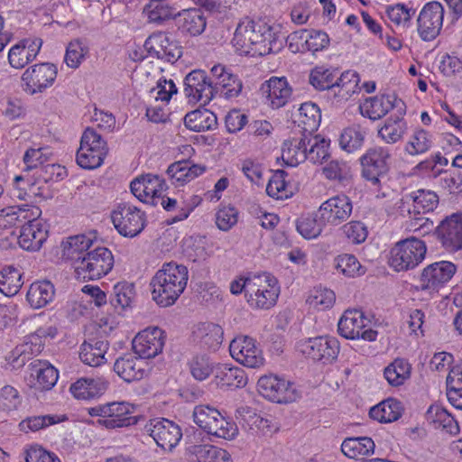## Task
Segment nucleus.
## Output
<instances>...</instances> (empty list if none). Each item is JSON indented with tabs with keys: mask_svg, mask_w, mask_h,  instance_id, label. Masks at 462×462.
<instances>
[{
	"mask_svg": "<svg viewBox=\"0 0 462 462\" xmlns=\"http://www.w3.org/2000/svg\"><path fill=\"white\" fill-rule=\"evenodd\" d=\"M259 393L266 399L278 402L289 403L295 402L300 393L293 384L277 375L261 376L257 382Z\"/></svg>",
	"mask_w": 462,
	"mask_h": 462,
	"instance_id": "6e6552de",
	"label": "nucleus"
},
{
	"mask_svg": "<svg viewBox=\"0 0 462 462\" xmlns=\"http://www.w3.org/2000/svg\"><path fill=\"white\" fill-rule=\"evenodd\" d=\"M108 386L109 382L105 377H83L72 383L69 390L75 398L88 400L103 395Z\"/></svg>",
	"mask_w": 462,
	"mask_h": 462,
	"instance_id": "bb28decb",
	"label": "nucleus"
},
{
	"mask_svg": "<svg viewBox=\"0 0 462 462\" xmlns=\"http://www.w3.org/2000/svg\"><path fill=\"white\" fill-rule=\"evenodd\" d=\"M423 241L413 236L397 242L390 251L389 264L396 272L412 270L425 258Z\"/></svg>",
	"mask_w": 462,
	"mask_h": 462,
	"instance_id": "f03ea898",
	"label": "nucleus"
},
{
	"mask_svg": "<svg viewBox=\"0 0 462 462\" xmlns=\"http://www.w3.org/2000/svg\"><path fill=\"white\" fill-rule=\"evenodd\" d=\"M230 355L238 363L249 368H259L264 364V357L256 341L247 336L235 337L229 345Z\"/></svg>",
	"mask_w": 462,
	"mask_h": 462,
	"instance_id": "ddd939ff",
	"label": "nucleus"
},
{
	"mask_svg": "<svg viewBox=\"0 0 462 462\" xmlns=\"http://www.w3.org/2000/svg\"><path fill=\"white\" fill-rule=\"evenodd\" d=\"M215 380L220 388H242L247 383L245 372L242 368L226 364L215 367Z\"/></svg>",
	"mask_w": 462,
	"mask_h": 462,
	"instance_id": "7c9ffc66",
	"label": "nucleus"
},
{
	"mask_svg": "<svg viewBox=\"0 0 462 462\" xmlns=\"http://www.w3.org/2000/svg\"><path fill=\"white\" fill-rule=\"evenodd\" d=\"M385 14L388 19L396 26L406 28L409 26L415 10L406 7L403 4H396L386 6Z\"/></svg>",
	"mask_w": 462,
	"mask_h": 462,
	"instance_id": "052dcab7",
	"label": "nucleus"
},
{
	"mask_svg": "<svg viewBox=\"0 0 462 462\" xmlns=\"http://www.w3.org/2000/svg\"><path fill=\"white\" fill-rule=\"evenodd\" d=\"M413 202L414 215L432 211L439 203L438 195L431 190L419 189L410 195Z\"/></svg>",
	"mask_w": 462,
	"mask_h": 462,
	"instance_id": "5fc2aeb1",
	"label": "nucleus"
},
{
	"mask_svg": "<svg viewBox=\"0 0 462 462\" xmlns=\"http://www.w3.org/2000/svg\"><path fill=\"white\" fill-rule=\"evenodd\" d=\"M444 8L439 2L425 5L417 20L418 33L423 41H432L442 28Z\"/></svg>",
	"mask_w": 462,
	"mask_h": 462,
	"instance_id": "dca6fc26",
	"label": "nucleus"
},
{
	"mask_svg": "<svg viewBox=\"0 0 462 462\" xmlns=\"http://www.w3.org/2000/svg\"><path fill=\"white\" fill-rule=\"evenodd\" d=\"M28 385L40 391L51 389L58 381V371L47 362L35 359L28 365Z\"/></svg>",
	"mask_w": 462,
	"mask_h": 462,
	"instance_id": "5701e85b",
	"label": "nucleus"
},
{
	"mask_svg": "<svg viewBox=\"0 0 462 462\" xmlns=\"http://www.w3.org/2000/svg\"><path fill=\"white\" fill-rule=\"evenodd\" d=\"M273 108H280L287 104L291 96V88L284 78L273 77L262 88Z\"/></svg>",
	"mask_w": 462,
	"mask_h": 462,
	"instance_id": "cd10ccee",
	"label": "nucleus"
},
{
	"mask_svg": "<svg viewBox=\"0 0 462 462\" xmlns=\"http://www.w3.org/2000/svg\"><path fill=\"white\" fill-rule=\"evenodd\" d=\"M352 210L350 199L346 195H337L320 205L318 217L323 224L337 226L351 216Z\"/></svg>",
	"mask_w": 462,
	"mask_h": 462,
	"instance_id": "aec40b11",
	"label": "nucleus"
},
{
	"mask_svg": "<svg viewBox=\"0 0 462 462\" xmlns=\"http://www.w3.org/2000/svg\"><path fill=\"white\" fill-rule=\"evenodd\" d=\"M367 319L359 310H347L338 321V333L347 339L363 338L366 341H374L377 331L365 329Z\"/></svg>",
	"mask_w": 462,
	"mask_h": 462,
	"instance_id": "1a4fd4ad",
	"label": "nucleus"
},
{
	"mask_svg": "<svg viewBox=\"0 0 462 462\" xmlns=\"http://www.w3.org/2000/svg\"><path fill=\"white\" fill-rule=\"evenodd\" d=\"M42 41L39 38L23 39L8 52V62L14 69H23L39 54Z\"/></svg>",
	"mask_w": 462,
	"mask_h": 462,
	"instance_id": "393cba45",
	"label": "nucleus"
},
{
	"mask_svg": "<svg viewBox=\"0 0 462 462\" xmlns=\"http://www.w3.org/2000/svg\"><path fill=\"white\" fill-rule=\"evenodd\" d=\"M189 280L188 268L175 262L164 263L150 282L152 299L160 307L173 305L183 293Z\"/></svg>",
	"mask_w": 462,
	"mask_h": 462,
	"instance_id": "f257e3e1",
	"label": "nucleus"
},
{
	"mask_svg": "<svg viewBox=\"0 0 462 462\" xmlns=\"http://www.w3.org/2000/svg\"><path fill=\"white\" fill-rule=\"evenodd\" d=\"M106 153V146H79L76 161L81 168L93 170L101 166Z\"/></svg>",
	"mask_w": 462,
	"mask_h": 462,
	"instance_id": "79ce46f5",
	"label": "nucleus"
},
{
	"mask_svg": "<svg viewBox=\"0 0 462 462\" xmlns=\"http://www.w3.org/2000/svg\"><path fill=\"white\" fill-rule=\"evenodd\" d=\"M145 430L158 447L164 450H171L182 437L180 426L172 420L164 418L150 420L145 425Z\"/></svg>",
	"mask_w": 462,
	"mask_h": 462,
	"instance_id": "f8f14e48",
	"label": "nucleus"
},
{
	"mask_svg": "<svg viewBox=\"0 0 462 462\" xmlns=\"http://www.w3.org/2000/svg\"><path fill=\"white\" fill-rule=\"evenodd\" d=\"M66 417H60L58 415H39V416H30L23 420L19 423V429L23 432L28 431H38L51 425H54L60 421L65 420Z\"/></svg>",
	"mask_w": 462,
	"mask_h": 462,
	"instance_id": "13d9d810",
	"label": "nucleus"
},
{
	"mask_svg": "<svg viewBox=\"0 0 462 462\" xmlns=\"http://www.w3.org/2000/svg\"><path fill=\"white\" fill-rule=\"evenodd\" d=\"M109 348V343L106 340L93 338L84 341L80 346V360L93 367L100 366L106 362V354Z\"/></svg>",
	"mask_w": 462,
	"mask_h": 462,
	"instance_id": "c756f323",
	"label": "nucleus"
},
{
	"mask_svg": "<svg viewBox=\"0 0 462 462\" xmlns=\"http://www.w3.org/2000/svg\"><path fill=\"white\" fill-rule=\"evenodd\" d=\"M457 273V266L449 261L433 263L425 267L420 274V288L423 291H438Z\"/></svg>",
	"mask_w": 462,
	"mask_h": 462,
	"instance_id": "f3484780",
	"label": "nucleus"
},
{
	"mask_svg": "<svg viewBox=\"0 0 462 462\" xmlns=\"http://www.w3.org/2000/svg\"><path fill=\"white\" fill-rule=\"evenodd\" d=\"M112 222L118 233L125 237H134L145 226V214L130 203H120L112 212Z\"/></svg>",
	"mask_w": 462,
	"mask_h": 462,
	"instance_id": "423d86ee",
	"label": "nucleus"
},
{
	"mask_svg": "<svg viewBox=\"0 0 462 462\" xmlns=\"http://www.w3.org/2000/svg\"><path fill=\"white\" fill-rule=\"evenodd\" d=\"M289 38L292 41H304L307 50L312 52L327 49L330 42L327 32L317 30H300L291 33Z\"/></svg>",
	"mask_w": 462,
	"mask_h": 462,
	"instance_id": "37998d69",
	"label": "nucleus"
},
{
	"mask_svg": "<svg viewBox=\"0 0 462 462\" xmlns=\"http://www.w3.org/2000/svg\"><path fill=\"white\" fill-rule=\"evenodd\" d=\"M442 245L450 252L462 250V213L447 217L437 227Z\"/></svg>",
	"mask_w": 462,
	"mask_h": 462,
	"instance_id": "4be33fe9",
	"label": "nucleus"
},
{
	"mask_svg": "<svg viewBox=\"0 0 462 462\" xmlns=\"http://www.w3.org/2000/svg\"><path fill=\"white\" fill-rule=\"evenodd\" d=\"M402 403L395 399L389 398L372 407L369 415L381 423H389L397 420L402 416Z\"/></svg>",
	"mask_w": 462,
	"mask_h": 462,
	"instance_id": "a19ab883",
	"label": "nucleus"
},
{
	"mask_svg": "<svg viewBox=\"0 0 462 462\" xmlns=\"http://www.w3.org/2000/svg\"><path fill=\"white\" fill-rule=\"evenodd\" d=\"M184 93L190 103L207 105L214 97L213 78L208 79L206 72L195 69L184 79Z\"/></svg>",
	"mask_w": 462,
	"mask_h": 462,
	"instance_id": "4468645a",
	"label": "nucleus"
},
{
	"mask_svg": "<svg viewBox=\"0 0 462 462\" xmlns=\"http://www.w3.org/2000/svg\"><path fill=\"white\" fill-rule=\"evenodd\" d=\"M321 121L319 107L312 102H305L299 108V122L302 125V137L298 144H325L330 140H326L320 134H314Z\"/></svg>",
	"mask_w": 462,
	"mask_h": 462,
	"instance_id": "9d476101",
	"label": "nucleus"
},
{
	"mask_svg": "<svg viewBox=\"0 0 462 462\" xmlns=\"http://www.w3.org/2000/svg\"><path fill=\"white\" fill-rule=\"evenodd\" d=\"M309 81L318 90L328 89L333 93L334 76L328 69L316 67L311 70Z\"/></svg>",
	"mask_w": 462,
	"mask_h": 462,
	"instance_id": "0e129e2a",
	"label": "nucleus"
},
{
	"mask_svg": "<svg viewBox=\"0 0 462 462\" xmlns=\"http://www.w3.org/2000/svg\"><path fill=\"white\" fill-rule=\"evenodd\" d=\"M411 365L404 358H395L383 370V376L391 386L402 385L411 377Z\"/></svg>",
	"mask_w": 462,
	"mask_h": 462,
	"instance_id": "49530a36",
	"label": "nucleus"
},
{
	"mask_svg": "<svg viewBox=\"0 0 462 462\" xmlns=\"http://www.w3.org/2000/svg\"><path fill=\"white\" fill-rule=\"evenodd\" d=\"M148 54L159 60L174 63L182 55L181 47L174 41H171L168 35L162 32L150 35L143 45Z\"/></svg>",
	"mask_w": 462,
	"mask_h": 462,
	"instance_id": "a211bd4d",
	"label": "nucleus"
},
{
	"mask_svg": "<svg viewBox=\"0 0 462 462\" xmlns=\"http://www.w3.org/2000/svg\"><path fill=\"white\" fill-rule=\"evenodd\" d=\"M177 16L179 29L191 36L200 35L206 29V18L200 9L183 10Z\"/></svg>",
	"mask_w": 462,
	"mask_h": 462,
	"instance_id": "f704fd0d",
	"label": "nucleus"
},
{
	"mask_svg": "<svg viewBox=\"0 0 462 462\" xmlns=\"http://www.w3.org/2000/svg\"><path fill=\"white\" fill-rule=\"evenodd\" d=\"M300 352L308 357L329 364L337 359L339 354V342L333 337H317L302 341L300 346Z\"/></svg>",
	"mask_w": 462,
	"mask_h": 462,
	"instance_id": "9b49d317",
	"label": "nucleus"
},
{
	"mask_svg": "<svg viewBox=\"0 0 462 462\" xmlns=\"http://www.w3.org/2000/svg\"><path fill=\"white\" fill-rule=\"evenodd\" d=\"M248 132L257 142H277V131L267 120H255L248 125Z\"/></svg>",
	"mask_w": 462,
	"mask_h": 462,
	"instance_id": "e2e57ef3",
	"label": "nucleus"
},
{
	"mask_svg": "<svg viewBox=\"0 0 462 462\" xmlns=\"http://www.w3.org/2000/svg\"><path fill=\"white\" fill-rule=\"evenodd\" d=\"M217 124V120L216 115L207 109L191 111L184 117L185 126L195 132L213 129Z\"/></svg>",
	"mask_w": 462,
	"mask_h": 462,
	"instance_id": "a18cd8bd",
	"label": "nucleus"
},
{
	"mask_svg": "<svg viewBox=\"0 0 462 462\" xmlns=\"http://www.w3.org/2000/svg\"><path fill=\"white\" fill-rule=\"evenodd\" d=\"M93 244L94 239L90 235H77L68 238L64 245V255L71 261L74 270L78 267V262L92 251Z\"/></svg>",
	"mask_w": 462,
	"mask_h": 462,
	"instance_id": "72a5a7b5",
	"label": "nucleus"
},
{
	"mask_svg": "<svg viewBox=\"0 0 462 462\" xmlns=\"http://www.w3.org/2000/svg\"><path fill=\"white\" fill-rule=\"evenodd\" d=\"M393 97L390 95L375 96L365 99L359 109L364 116L377 120L384 116L394 107Z\"/></svg>",
	"mask_w": 462,
	"mask_h": 462,
	"instance_id": "e433bc0d",
	"label": "nucleus"
},
{
	"mask_svg": "<svg viewBox=\"0 0 462 462\" xmlns=\"http://www.w3.org/2000/svg\"><path fill=\"white\" fill-rule=\"evenodd\" d=\"M193 420L209 435L232 439L237 434L236 425L226 420L218 410L208 405H198L193 411Z\"/></svg>",
	"mask_w": 462,
	"mask_h": 462,
	"instance_id": "7ed1b4c3",
	"label": "nucleus"
},
{
	"mask_svg": "<svg viewBox=\"0 0 462 462\" xmlns=\"http://www.w3.org/2000/svg\"><path fill=\"white\" fill-rule=\"evenodd\" d=\"M426 416L427 420L433 424L435 429H440L452 436L457 435L460 431L458 422L440 405H431L428 409Z\"/></svg>",
	"mask_w": 462,
	"mask_h": 462,
	"instance_id": "c9c22d12",
	"label": "nucleus"
},
{
	"mask_svg": "<svg viewBox=\"0 0 462 462\" xmlns=\"http://www.w3.org/2000/svg\"><path fill=\"white\" fill-rule=\"evenodd\" d=\"M165 332L158 328H147L139 332L133 340V349L140 358H153L162 353L165 344Z\"/></svg>",
	"mask_w": 462,
	"mask_h": 462,
	"instance_id": "2eb2a0df",
	"label": "nucleus"
},
{
	"mask_svg": "<svg viewBox=\"0 0 462 462\" xmlns=\"http://www.w3.org/2000/svg\"><path fill=\"white\" fill-rule=\"evenodd\" d=\"M254 22L245 19L240 22L236 29L233 44L236 51L241 55H250L252 52V32Z\"/></svg>",
	"mask_w": 462,
	"mask_h": 462,
	"instance_id": "8fccbe9b",
	"label": "nucleus"
},
{
	"mask_svg": "<svg viewBox=\"0 0 462 462\" xmlns=\"http://www.w3.org/2000/svg\"><path fill=\"white\" fill-rule=\"evenodd\" d=\"M23 285L22 273L13 265L0 271V291L5 296L15 295Z\"/></svg>",
	"mask_w": 462,
	"mask_h": 462,
	"instance_id": "3c124183",
	"label": "nucleus"
},
{
	"mask_svg": "<svg viewBox=\"0 0 462 462\" xmlns=\"http://www.w3.org/2000/svg\"><path fill=\"white\" fill-rule=\"evenodd\" d=\"M57 67L49 62L32 65L22 75V88L29 95L44 92L57 78Z\"/></svg>",
	"mask_w": 462,
	"mask_h": 462,
	"instance_id": "0eeeda50",
	"label": "nucleus"
},
{
	"mask_svg": "<svg viewBox=\"0 0 462 462\" xmlns=\"http://www.w3.org/2000/svg\"><path fill=\"white\" fill-rule=\"evenodd\" d=\"M359 76L354 70H347L334 80L333 95L338 100H347L358 90Z\"/></svg>",
	"mask_w": 462,
	"mask_h": 462,
	"instance_id": "09e8293b",
	"label": "nucleus"
},
{
	"mask_svg": "<svg viewBox=\"0 0 462 462\" xmlns=\"http://www.w3.org/2000/svg\"><path fill=\"white\" fill-rule=\"evenodd\" d=\"M252 36V56L266 55L280 48L271 27L254 23Z\"/></svg>",
	"mask_w": 462,
	"mask_h": 462,
	"instance_id": "c85d7f7f",
	"label": "nucleus"
},
{
	"mask_svg": "<svg viewBox=\"0 0 462 462\" xmlns=\"http://www.w3.org/2000/svg\"><path fill=\"white\" fill-rule=\"evenodd\" d=\"M336 296L333 291L327 288H314L308 299L307 303L319 310H326L333 306Z\"/></svg>",
	"mask_w": 462,
	"mask_h": 462,
	"instance_id": "680f3d73",
	"label": "nucleus"
},
{
	"mask_svg": "<svg viewBox=\"0 0 462 462\" xmlns=\"http://www.w3.org/2000/svg\"><path fill=\"white\" fill-rule=\"evenodd\" d=\"M337 268L348 277L360 276L365 272L356 257L352 254L339 256Z\"/></svg>",
	"mask_w": 462,
	"mask_h": 462,
	"instance_id": "338daca9",
	"label": "nucleus"
},
{
	"mask_svg": "<svg viewBox=\"0 0 462 462\" xmlns=\"http://www.w3.org/2000/svg\"><path fill=\"white\" fill-rule=\"evenodd\" d=\"M287 175V172L283 170H277L273 172L266 187V193L270 197L283 199L293 195L292 189L285 180Z\"/></svg>",
	"mask_w": 462,
	"mask_h": 462,
	"instance_id": "864d4df0",
	"label": "nucleus"
},
{
	"mask_svg": "<svg viewBox=\"0 0 462 462\" xmlns=\"http://www.w3.org/2000/svg\"><path fill=\"white\" fill-rule=\"evenodd\" d=\"M206 167L180 160L169 165L166 173L175 187H181L203 174Z\"/></svg>",
	"mask_w": 462,
	"mask_h": 462,
	"instance_id": "a878e982",
	"label": "nucleus"
},
{
	"mask_svg": "<svg viewBox=\"0 0 462 462\" xmlns=\"http://www.w3.org/2000/svg\"><path fill=\"white\" fill-rule=\"evenodd\" d=\"M52 152L50 146L31 147L23 154L24 171H29L39 167H42L51 160Z\"/></svg>",
	"mask_w": 462,
	"mask_h": 462,
	"instance_id": "4d7b16f0",
	"label": "nucleus"
},
{
	"mask_svg": "<svg viewBox=\"0 0 462 462\" xmlns=\"http://www.w3.org/2000/svg\"><path fill=\"white\" fill-rule=\"evenodd\" d=\"M194 334L202 346L214 351L218 348L223 341V329L217 324H199Z\"/></svg>",
	"mask_w": 462,
	"mask_h": 462,
	"instance_id": "de8ad7c7",
	"label": "nucleus"
},
{
	"mask_svg": "<svg viewBox=\"0 0 462 462\" xmlns=\"http://www.w3.org/2000/svg\"><path fill=\"white\" fill-rule=\"evenodd\" d=\"M48 237L42 223L23 225L18 236L19 245L27 251H38Z\"/></svg>",
	"mask_w": 462,
	"mask_h": 462,
	"instance_id": "2f4dec72",
	"label": "nucleus"
},
{
	"mask_svg": "<svg viewBox=\"0 0 462 462\" xmlns=\"http://www.w3.org/2000/svg\"><path fill=\"white\" fill-rule=\"evenodd\" d=\"M190 373L196 380L203 381L212 373L215 374V369L208 357L196 356L190 362Z\"/></svg>",
	"mask_w": 462,
	"mask_h": 462,
	"instance_id": "774afa93",
	"label": "nucleus"
},
{
	"mask_svg": "<svg viewBox=\"0 0 462 462\" xmlns=\"http://www.w3.org/2000/svg\"><path fill=\"white\" fill-rule=\"evenodd\" d=\"M135 295L134 286L127 282H118L114 288L110 296V303L116 308L125 310L132 303Z\"/></svg>",
	"mask_w": 462,
	"mask_h": 462,
	"instance_id": "6e6d98bb",
	"label": "nucleus"
},
{
	"mask_svg": "<svg viewBox=\"0 0 462 462\" xmlns=\"http://www.w3.org/2000/svg\"><path fill=\"white\" fill-rule=\"evenodd\" d=\"M114 371L128 383L141 380L145 374L142 361L132 356L117 358L114 364Z\"/></svg>",
	"mask_w": 462,
	"mask_h": 462,
	"instance_id": "58836bf2",
	"label": "nucleus"
},
{
	"mask_svg": "<svg viewBox=\"0 0 462 462\" xmlns=\"http://www.w3.org/2000/svg\"><path fill=\"white\" fill-rule=\"evenodd\" d=\"M54 296V285L49 281H39L31 284L26 299L33 309H41L51 302Z\"/></svg>",
	"mask_w": 462,
	"mask_h": 462,
	"instance_id": "4c0bfd02",
	"label": "nucleus"
},
{
	"mask_svg": "<svg viewBox=\"0 0 462 462\" xmlns=\"http://www.w3.org/2000/svg\"><path fill=\"white\" fill-rule=\"evenodd\" d=\"M213 78L214 95L220 93L224 97L230 99L238 97L243 88L242 81L236 75L228 72L220 64L211 69Z\"/></svg>",
	"mask_w": 462,
	"mask_h": 462,
	"instance_id": "b1692460",
	"label": "nucleus"
},
{
	"mask_svg": "<svg viewBox=\"0 0 462 462\" xmlns=\"http://www.w3.org/2000/svg\"><path fill=\"white\" fill-rule=\"evenodd\" d=\"M249 284L246 301L252 308L268 310L275 305L280 286L273 275L269 273L254 274Z\"/></svg>",
	"mask_w": 462,
	"mask_h": 462,
	"instance_id": "20e7f679",
	"label": "nucleus"
},
{
	"mask_svg": "<svg viewBox=\"0 0 462 462\" xmlns=\"http://www.w3.org/2000/svg\"><path fill=\"white\" fill-rule=\"evenodd\" d=\"M44 331L38 330L34 334L26 337L25 341L17 346L14 352L18 355V358L24 363L31 358V356H37L42 353L44 347Z\"/></svg>",
	"mask_w": 462,
	"mask_h": 462,
	"instance_id": "603ef678",
	"label": "nucleus"
},
{
	"mask_svg": "<svg viewBox=\"0 0 462 462\" xmlns=\"http://www.w3.org/2000/svg\"><path fill=\"white\" fill-rule=\"evenodd\" d=\"M145 195L146 201L149 199L152 200L153 205H157L158 201H156L162 196V192L166 189L167 186L165 180L161 179L158 175L153 174H145Z\"/></svg>",
	"mask_w": 462,
	"mask_h": 462,
	"instance_id": "69168bd1",
	"label": "nucleus"
},
{
	"mask_svg": "<svg viewBox=\"0 0 462 462\" xmlns=\"http://www.w3.org/2000/svg\"><path fill=\"white\" fill-rule=\"evenodd\" d=\"M88 52V45L79 39L71 41L66 50L65 62L72 69H77Z\"/></svg>",
	"mask_w": 462,
	"mask_h": 462,
	"instance_id": "bf43d9fd",
	"label": "nucleus"
},
{
	"mask_svg": "<svg viewBox=\"0 0 462 462\" xmlns=\"http://www.w3.org/2000/svg\"><path fill=\"white\" fill-rule=\"evenodd\" d=\"M374 440L368 437L346 438L341 444L342 453L353 459L374 454Z\"/></svg>",
	"mask_w": 462,
	"mask_h": 462,
	"instance_id": "ea45409f",
	"label": "nucleus"
},
{
	"mask_svg": "<svg viewBox=\"0 0 462 462\" xmlns=\"http://www.w3.org/2000/svg\"><path fill=\"white\" fill-rule=\"evenodd\" d=\"M389 158V152L383 146L370 148L361 157L363 177L371 181L373 185H377L380 182V177L388 171Z\"/></svg>",
	"mask_w": 462,
	"mask_h": 462,
	"instance_id": "6ab92c4d",
	"label": "nucleus"
},
{
	"mask_svg": "<svg viewBox=\"0 0 462 462\" xmlns=\"http://www.w3.org/2000/svg\"><path fill=\"white\" fill-rule=\"evenodd\" d=\"M147 22L157 25L177 16L176 9L163 1H151L143 10Z\"/></svg>",
	"mask_w": 462,
	"mask_h": 462,
	"instance_id": "c03bdc74",
	"label": "nucleus"
},
{
	"mask_svg": "<svg viewBox=\"0 0 462 462\" xmlns=\"http://www.w3.org/2000/svg\"><path fill=\"white\" fill-rule=\"evenodd\" d=\"M134 405L126 402L106 403L105 419H97V424L106 429H116L134 425L136 417L133 416Z\"/></svg>",
	"mask_w": 462,
	"mask_h": 462,
	"instance_id": "412c9836",
	"label": "nucleus"
},
{
	"mask_svg": "<svg viewBox=\"0 0 462 462\" xmlns=\"http://www.w3.org/2000/svg\"><path fill=\"white\" fill-rule=\"evenodd\" d=\"M78 262L75 273L79 279L98 280L106 275L114 266V255L106 247L97 246Z\"/></svg>",
	"mask_w": 462,
	"mask_h": 462,
	"instance_id": "39448f33",
	"label": "nucleus"
},
{
	"mask_svg": "<svg viewBox=\"0 0 462 462\" xmlns=\"http://www.w3.org/2000/svg\"><path fill=\"white\" fill-rule=\"evenodd\" d=\"M188 459L190 462H229L230 454L212 445H192L187 448Z\"/></svg>",
	"mask_w": 462,
	"mask_h": 462,
	"instance_id": "473e14b6",
	"label": "nucleus"
}]
</instances>
